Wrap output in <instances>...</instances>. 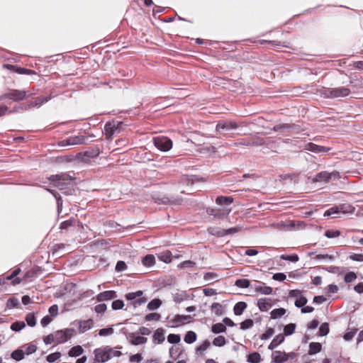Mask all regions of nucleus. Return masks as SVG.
Masks as SVG:
<instances>
[{
    "label": "nucleus",
    "instance_id": "1",
    "mask_svg": "<svg viewBox=\"0 0 363 363\" xmlns=\"http://www.w3.org/2000/svg\"><path fill=\"white\" fill-rule=\"evenodd\" d=\"M320 95L325 99H335L345 97L350 94V89L344 86L336 88L322 87L318 90Z\"/></svg>",
    "mask_w": 363,
    "mask_h": 363
},
{
    "label": "nucleus",
    "instance_id": "2",
    "mask_svg": "<svg viewBox=\"0 0 363 363\" xmlns=\"http://www.w3.org/2000/svg\"><path fill=\"white\" fill-rule=\"evenodd\" d=\"M355 208L348 203H343L339 206H333L324 213V216H334V217H340L339 214H353Z\"/></svg>",
    "mask_w": 363,
    "mask_h": 363
},
{
    "label": "nucleus",
    "instance_id": "3",
    "mask_svg": "<svg viewBox=\"0 0 363 363\" xmlns=\"http://www.w3.org/2000/svg\"><path fill=\"white\" fill-rule=\"evenodd\" d=\"M340 178V173L337 171L328 172L323 171L318 173L313 179V182H329L330 180H336Z\"/></svg>",
    "mask_w": 363,
    "mask_h": 363
},
{
    "label": "nucleus",
    "instance_id": "4",
    "mask_svg": "<svg viewBox=\"0 0 363 363\" xmlns=\"http://www.w3.org/2000/svg\"><path fill=\"white\" fill-rule=\"evenodd\" d=\"M155 146L160 151L167 152L172 147V141L164 136H158L153 138Z\"/></svg>",
    "mask_w": 363,
    "mask_h": 363
},
{
    "label": "nucleus",
    "instance_id": "5",
    "mask_svg": "<svg viewBox=\"0 0 363 363\" xmlns=\"http://www.w3.org/2000/svg\"><path fill=\"white\" fill-rule=\"evenodd\" d=\"M143 291L139 290L135 292H130L126 294L125 298L129 301H133L132 304L133 305L134 308H136L145 303L147 301V298L143 297Z\"/></svg>",
    "mask_w": 363,
    "mask_h": 363
},
{
    "label": "nucleus",
    "instance_id": "6",
    "mask_svg": "<svg viewBox=\"0 0 363 363\" xmlns=\"http://www.w3.org/2000/svg\"><path fill=\"white\" fill-rule=\"evenodd\" d=\"M112 348L106 347L105 348H97L94 350V353L95 360L98 362H105L111 358Z\"/></svg>",
    "mask_w": 363,
    "mask_h": 363
},
{
    "label": "nucleus",
    "instance_id": "7",
    "mask_svg": "<svg viewBox=\"0 0 363 363\" xmlns=\"http://www.w3.org/2000/svg\"><path fill=\"white\" fill-rule=\"evenodd\" d=\"M52 182H56V186L60 187L67 184V182L74 179V177L69 173H60L55 175H52L49 177Z\"/></svg>",
    "mask_w": 363,
    "mask_h": 363
},
{
    "label": "nucleus",
    "instance_id": "8",
    "mask_svg": "<svg viewBox=\"0 0 363 363\" xmlns=\"http://www.w3.org/2000/svg\"><path fill=\"white\" fill-rule=\"evenodd\" d=\"M231 211V208L223 207L221 208H208L206 210L209 216H213L216 218H223L227 216Z\"/></svg>",
    "mask_w": 363,
    "mask_h": 363
},
{
    "label": "nucleus",
    "instance_id": "9",
    "mask_svg": "<svg viewBox=\"0 0 363 363\" xmlns=\"http://www.w3.org/2000/svg\"><path fill=\"white\" fill-rule=\"evenodd\" d=\"M239 127L237 123L231 121H218L216 125V130L220 134H223L222 130L230 131L235 130Z\"/></svg>",
    "mask_w": 363,
    "mask_h": 363
},
{
    "label": "nucleus",
    "instance_id": "10",
    "mask_svg": "<svg viewBox=\"0 0 363 363\" xmlns=\"http://www.w3.org/2000/svg\"><path fill=\"white\" fill-rule=\"evenodd\" d=\"M74 333V330L72 328L57 330L55 334V342L57 343H63L71 338Z\"/></svg>",
    "mask_w": 363,
    "mask_h": 363
},
{
    "label": "nucleus",
    "instance_id": "11",
    "mask_svg": "<svg viewBox=\"0 0 363 363\" xmlns=\"http://www.w3.org/2000/svg\"><path fill=\"white\" fill-rule=\"evenodd\" d=\"M86 138L82 135L70 137L66 140H63L58 143V145L60 147H65L67 145H75L84 143Z\"/></svg>",
    "mask_w": 363,
    "mask_h": 363
},
{
    "label": "nucleus",
    "instance_id": "12",
    "mask_svg": "<svg viewBox=\"0 0 363 363\" xmlns=\"http://www.w3.org/2000/svg\"><path fill=\"white\" fill-rule=\"evenodd\" d=\"M251 288L253 289L256 292H259L262 294L269 295L272 293V288L267 286L265 284L255 281L254 284H252Z\"/></svg>",
    "mask_w": 363,
    "mask_h": 363
},
{
    "label": "nucleus",
    "instance_id": "13",
    "mask_svg": "<svg viewBox=\"0 0 363 363\" xmlns=\"http://www.w3.org/2000/svg\"><path fill=\"white\" fill-rule=\"evenodd\" d=\"M26 92L23 90L13 89L4 95L3 98L12 99L13 101L23 100L26 98Z\"/></svg>",
    "mask_w": 363,
    "mask_h": 363
},
{
    "label": "nucleus",
    "instance_id": "14",
    "mask_svg": "<svg viewBox=\"0 0 363 363\" xmlns=\"http://www.w3.org/2000/svg\"><path fill=\"white\" fill-rule=\"evenodd\" d=\"M117 297V294L115 291H105L101 293H99L96 297V299L99 302L104 301H109L111 299H113Z\"/></svg>",
    "mask_w": 363,
    "mask_h": 363
},
{
    "label": "nucleus",
    "instance_id": "15",
    "mask_svg": "<svg viewBox=\"0 0 363 363\" xmlns=\"http://www.w3.org/2000/svg\"><path fill=\"white\" fill-rule=\"evenodd\" d=\"M304 150L315 152V153H320V152H326L330 150V147H327L325 146H320L312 143H307L305 147Z\"/></svg>",
    "mask_w": 363,
    "mask_h": 363
},
{
    "label": "nucleus",
    "instance_id": "16",
    "mask_svg": "<svg viewBox=\"0 0 363 363\" xmlns=\"http://www.w3.org/2000/svg\"><path fill=\"white\" fill-rule=\"evenodd\" d=\"M129 342L133 345H139L147 342V339L145 337L137 335L135 333H131L127 337Z\"/></svg>",
    "mask_w": 363,
    "mask_h": 363
},
{
    "label": "nucleus",
    "instance_id": "17",
    "mask_svg": "<svg viewBox=\"0 0 363 363\" xmlns=\"http://www.w3.org/2000/svg\"><path fill=\"white\" fill-rule=\"evenodd\" d=\"M193 319L190 315H177L172 320L174 326H179L186 323H190Z\"/></svg>",
    "mask_w": 363,
    "mask_h": 363
},
{
    "label": "nucleus",
    "instance_id": "18",
    "mask_svg": "<svg viewBox=\"0 0 363 363\" xmlns=\"http://www.w3.org/2000/svg\"><path fill=\"white\" fill-rule=\"evenodd\" d=\"M274 363H284L287 361L286 353L279 350L274 351L272 355Z\"/></svg>",
    "mask_w": 363,
    "mask_h": 363
},
{
    "label": "nucleus",
    "instance_id": "19",
    "mask_svg": "<svg viewBox=\"0 0 363 363\" xmlns=\"http://www.w3.org/2000/svg\"><path fill=\"white\" fill-rule=\"evenodd\" d=\"M164 330L162 328H157L153 336H152V342L155 344H161L165 340L164 336Z\"/></svg>",
    "mask_w": 363,
    "mask_h": 363
},
{
    "label": "nucleus",
    "instance_id": "20",
    "mask_svg": "<svg viewBox=\"0 0 363 363\" xmlns=\"http://www.w3.org/2000/svg\"><path fill=\"white\" fill-rule=\"evenodd\" d=\"M257 306L261 311H267L272 306V299L267 298H259L257 301Z\"/></svg>",
    "mask_w": 363,
    "mask_h": 363
},
{
    "label": "nucleus",
    "instance_id": "21",
    "mask_svg": "<svg viewBox=\"0 0 363 363\" xmlns=\"http://www.w3.org/2000/svg\"><path fill=\"white\" fill-rule=\"evenodd\" d=\"M233 201L234 199L232 196H219L216 198V203L219 206H225L224 207H228L233 202Z\"/></svg>",
    "mask_w": 363,
    "mask_h": 363
},
{
    "label": "nucleus",
    "instance_id": "22",
    "mask_svg": "<svg viewBox=\"0 0 363 363\" xmlns=\"http://www.w3.org/2000/svg\"><path fill=\"white\" fill-rule=\"evenodd\" d=\"M117 128L115 126V125H113L111 123H106L104 126V132L106 135V139L107 140H111L112 136L115 133V132L117 130Z\"/></svg>",
    "mask_w": 363,
    "mask_h": 363
},
{
    "label": "nucleus",
    "instance_id": "23",
    "mask_svg": "<svg viewBox=\"0 0 363 363\" xmlns=\"http://www.w3.org/2000/svg\"><path fill=\"white\" fill-rule=\"evenodd\" d=\"M51 99H52V96L51 95H50L48 96L37 97V98L34 99L33 101L30 102L29 106L30 107H33V106L39 107L41 105H43L44 103L48 102Z\"/></svg>",
    "mask_w": 363,
    "mask_h": 363
},
{
    "label": "nucleus",
    "instance_id": "24",
    "mask_svg": "<svg viewBox=\"0 0 363 363\" xmlns=\"http://www.w3.org/2000/svg\"><path fill=\"white\" fill-rule=\"evenodd\" d=\"M284 341V335L279 334L274 337L271 343L268 346V349L270 350H273L280 344H281Z\"/></svg>",
    "mask_w": 363,
    "mask_h": 363
},
{
    "label": "nucleus",
    "instance_id": "25",
    "mask_svg": "<svg viewBox=\"0 0 363 363\" xmlns=\"http://www.w3.org/2000/svg\"><path fill=\"white\" fill-rule=\"evenodd\" d=\"M94 322L91 319L80 321L79 326V333H84L91 329L93 326Z\"/></svg>",
    "mask_w": 363,
    "mask_h": 363
},
{
    "label": "nucleus",
    "instance_id": "26",
    "mask_svg": "<svg viewBox=\"0 0 363 363\" xmlns=\"http://www.w3.org/2000/svg\"><path fill=\"white\" fill-rule=\"evenodd\" d=\"M48 191H49L50 194H52L53 195V196L56 199V201H57V211H58V213H60L62 211V199L61 198V196L59 195V194L55 191V190H52V189H48L46 188L45 189Z\"/></svg>",
    "mask_w": 363,
    "mask_h": 363
},
{
    "label": "nucleus",
    "instance_id": "27",
    "mask_svg": "<svg viewBox=\"0 0 363 363\" xmlns=\"http://www.w3.org/2000/svg\"><path fill=\"white\" fill-rule=\"evenodd\" d=\"M247 308V303L243 301H240L235 303L233 308L235 315H240L242 314L245 309Z\"/></svg>",
    "mask_w": 363,
    "mask_h": 363
},
{
    "label": "nucleus",
    "instance_id": "28",
    "mask_svg": "<svg viewBox=\"0 0 363 363\" xmlns=\"http://www.w3.org/2000/svg\"><path fill=\"white\" fill-rule=\"evenodd\" d=\"M84 352V349L80 345H77L72 347L69 352L68 354L69 357H76L80 356Z\"/></svg>",
    "mask_w": 363,
    "mask_h": 363
},
{
    "label": "nucleus",
    "instance_id": "29",
    "mask_svg": "<svg viewBox=\"0 0 363 363\" xmlns=\"http://www.w3.org/2000/svg\"><path fill=\"white\" fill-rule=\"evenodd\" d=\"M322 345L319 342H311L309 345L308 354L313 355L321 351Z\"/></svg>",
    "mask_w": 363,
    "mask_h": 363
},
{
    "label": "nucleus",
    "instance_id": "30",
    "mask_svg": "<svg viewBox=\"0 0 363 363\" xmlns=\"http://www.w3.org/2000/svg\"><path fill=\"white\" fill-rule=\"evenodd\" d=\"M142 264L145 267H152L155 264V258L153 255H147L142 259Z\"/></svg>",
    "mask_w": 363,
    "mask_h": 363
},
{
    "label": "nucleus",
    "instance_id": "31",
    "mask_svg": "<svg viewBox=\"0 0 363 363\" xmlns=\"http://www.w3.org/2000/svg\"><path fill=\"white\" fill-rule=\"evenodd\" d=\"M261 360H262L261 356L257 352L250 353L247 357V361L249 363H259L261 362Z\"/></svg>",
    "mask_w": 363,
    "mask_h": 363
},
{
    "label": "nucleus",
    "instance_id": "32",
    "mask_svg": "<svg viewBox=\"0 0 363 363\" xmlns=\"http://www.w3.org/2000/svg\"><path fill=\"white\" fill-rule=\"evenodd\" d=\"M235 285L239 288L245 289L251 287L250 281L247 279H239L235 281Z\"/></svg>",
    "mask_w": 363,
    "mask_h": 363
},
{
    "label": "nucleus",
    "instance_id": "33",
    "mask_svg": "<svg viewBox=\"0 0 363 363\" xmlns=\"http://www.w3.org/2000/svg\"><path fill=\"white\" fill-rule=\"evenodd\" d=\"M184 340L187 344H191L196 340V334L194 331H188L184 336Z\"/></svg>",
    "mask_w": 363,
    "mask_h": 363
},
{
    "label": "nucleus",
    "instance_id": "34",
    "mask_svg": "<svg viewBox=\"0 0 363 363\" xmlns=\"http://www.w3.org/2000/svg\"><path fill=\"white\" fill-rule=\"evenodd\" d=\"M101 151L99 148H91L84 152V155L88 158H94L100 154Z\"/></svg>",
    "mask_w": 363,
    "mask_h": 363
},
{
    "label": "nucleus",
    "instance_id": "35",
    "mask_svg": "<svg viewBox=\"0 0 363 363\" xmlns=\"http://www.w3.org/2000/svg\"><path fill=\"white\" fill-rule=\"evenodd\" d=\"M211 330L215 334L223 333L226 330V327L223 323H218L213 325Z\"/></svg>",
    "mask_w": 363,
    "mask_h": 363
},
{
    "label": "nucleus",
    "instance_id": "36",
    "mask_svg": "<svg viewBox=\"0 0 363 363\" xmlns=\"http://www.w3.org/2000/svg\"><path fill=\"white\" fill-rule=\"evenodd\" d=\"M286 313V310L283 308H276L271 311V318L277 319L281 318Z\"/></svg>",
    "mask_w": 363,
    "mask_h": 363
},
{
    "label": "nucleus",
    "instance_id": "37",
    "mask_svg": "<svg viewBox=\"0 0 363 363\" xmlns=\"http://www.w3.org/2000/svg\"><path fill=\"white\" fill-rule=\"evenodd\" d=\"M77 223V220L75 218H70L67 220H65L60 223V228L61 230H67L69 227L73 226Z\"/></svg>",
    "mask_w": 363,
    "mask_h": 363
},
{
    "label": "nucleus",
    "instance_id": "38",
    "mask_svg": "<svg viewBox=\"0 0 363 363\" xmlns=\"http://www.w3.org/2000/svg\"><path fill=\"white\" fill-rule=\"evenodd\" d=\"M24 357L25 352L20 349L16 350L11 353V357L16 361H21L24 359Z\"/></svg>",
    "mask_w": 363,
    "mask_h": 363
},
{
    "label": "nucleus",
    "instance_id": "39",
    "mask_svg": "<svg viewBox=\"0 0 363 363\" xmlns=\"http://www.w3.org/2000/svg\"><path fill=\"white\" fill-rule=\"evenodd\" d=\"M162 304V301L158 298H155L150 301L147 304V308L150 311H154L157 309Z\"/></svg>",
    "mask_w": 363,
    "mask_h": 363
},
{
    "label": "nucleus",
    "instance_id": "40",
    "mask_svg": "<svg viewBox=\"0 0 363 363\" xmlns=\"http://www.w3.org/2000/svg\"><path fill=\"white\" fill-rule=\"evenodd\" d=\"M26 324L23 321H16L13 323L11 325V329L16 332H19L23 328H24Z\"/></svg>",
    "mask_w": 363,
    "mask_h": 363
},
{
    "label": "nucleus",
    "instance_id": "41",
    "mask_svg": "<svg viewBox=\"0 0 363 363\" xmlns=\"http://www.w3.org/2000/svg\"><path fill=\"white\" fill-rule=\"evenodd\" d=\"M211 345V342L208 340H205L200 346L196 348V354H201L206 351Z\"/></svg>",
    "mask_w": 363,
    "mask_h": 363
},
{
    "label": "nucleus",
    "instance_id": "42",
    "mask_svg": "<svg viewBox=\"0 0 363 363\" xmlns=\"http://www.w3.org/2000/svg\"><path fill=\"white\" fill-rule=\"evenodd\" d=\"M329 333V325L328 323H323L319 328L318 334L320 336H325Z\"/></svg>",
    "mask_w": 363,
    "mask_h": 363
},
{
    "label": "nucleus",
    "instance_id": "43",
    "mask_svg": "<svg viewBox=\"0 0 363 363\" xmlns=\"http://www.w3.org/2000/svg\"><path fill=\"white\" fill-rule=\"evenodd\" d=\"M280 258L281 259L288 260V261H290V262H296L299 259L298 256L296 254H293V255H281L280 256Z\"/></svg>",
    "mask_w": 363,
    "mask_h": 363
},
{
    "label": "nucleus",
    "instance_id": "44",
    "mask_svg": "<svg viewBox=\"0 0 363 363\" xmlns=\"http://www.w3.org/2000/svg\"><path fill=\"white\" fill-rule=\"evenodd\" d=\"M296 329V324L294 323H289L284 326V333L285 335H290L294 333V330Z\"/></svg>",
    "mask_w": 363,
    "mask_h": 363
},
{
    "label": "nucleus",
    "instance_id": "45",
    "mask_svg": "<svg viewBox=\"0 0 363 363\" xmlns=\"http://www.w3.org/2000/svg\"><path fill=\"white\" fill-rule=\"evenodd\" d=\"M340 234H341L340 231L337 230H327L325 232V236L327 237L328 238H335L340 236Z\"/></svg>",
    "mask_w": 363,
    "mask_h": 363
},
{
    "label": "nucleus",
    "instance_id": "46",
    "mask_svg": "<svg viewBox=\"0 0 363 363\" xmlns=\"http://www.w3.org/2000/svg\"><path fill=\"white\" fill-rule=\"evenodd\" d=\"M181 337L179 335L169 334L167 336V341L171 344H177L180 342Z\"/></svg>",
    "mask_w": 363,
    "mask_h": 363
},
{
    "label": "nucleus",
    "instance_id": "47",
    "mask_svg": "<svg viewBox=\"0 0 363 363\" xmlns=\"http://www.w3.org/2000/svg\"><path fill=\"white\" fill-rule=\"evenodd\" d=\"M213 344L217 347H222L225 344V338L224 336L219 335L214 338Z\"/></svg>",
    "mask_w": 363,
    "mask_h": 363
},
{
    "label": "nucleus",
    "instance_id": "48",
    "mask_svg": "<svg viewBox=\"0 0 363 363\" xmlns=\"http://www.w3.org/2000/svg\"><path fill=\"white\" fill-rule=\"evenodd\" d=\"M61 357V353L60 352H56L52 354H50L47 356L46 359L48 362L52 363L57 360Z\"/></svg>",
    "mask_w": 363,
    "mask_h": 363
},
{
    "label": "nucleus",
    "instance_id": "49",
    "mask_svg": "<svg viewBox=\"0 0 363 363\" xmlns=\"http://www.w3.org/2000/svg\"><path fill=\"white\" fill-rule=\"evenodd\" d=\"M254 322L252 319H247L240 323V329L247 330L253 326Z\"/></svg>",
    "mask_w": 363,
    "mask_h": 363
},
{
    "label": "nucleus",
    "instance_id": "50",
    "mask_svg": "<svg viewBox=\"0 0 363 363\" xmlns=\"http://www.w3.org/2000/svg\"><path fill=\"white\" fill-rule=\"evenodd\" d=\"M26 320L27 322V324L30 327H33L36 324V320L35 315L33 313L27 314L26 317Z\"/></svg>",
    "mask_w": 363,
    "mask_h": 363
},
{
    "label": "nucleus",
    "instance_id": "51",
    "mask_svg": "<svg viewBox=\"0 0 363 363\" xmlns=\"http://www.w3.org/2000/svg\"><path fill=\"white\" fill-rule=\"evenodd\" d=\"M357 279V275L353 272H350L345 275L344 280L346 283H350Z\"/></svg>",
    "mask_w": 363,
    "mask_h": 363
},
{
    "label": "nucleus",
    "instance_id": "52",
    "mask_svg": "<svg viewBox=\"0 0 363 363\" xmlns=\"http://www.w3.org/2000/svg\"><path fill=\"white\" fill-rule=\"evenodd\" d=\"M123 306H124L123 301L120 299L113 301L111 304V307H112L113 310H119V309L123 308Z\"/></svg>",
    "mask_w": 363,
    "mask_h": 363
},
{
    "label": "nucleus",
    "instance_id": "53",
    "mask_svg": "<svg viewBox=\"0 0 363 363\" xmlns=\"http://www.w3.org/2000/svg\"><path fill=\"white\" fill-rule=\"evenodd\" d=\"M160 315L157 313H151L145 315V319L146 321L151 320H159L160 318Z\"/></svg>",
    "mask_w": 363,
    "mask_h": 363
},
{
    "label": "nucleus",
    "instance_id": "54",
    "mask_svg": "<svg viewBox=\"0 0 363 363\" xmlns=\"http://www.w3.org/2000/svg\"><path fill=\"white\" fill-rule=\"evenodd\" d=\"M307 298L304 296H300L299 298L296 299L295 301V306L297 308H303L307 303Z\"/></svg>",
    "mask_w": 363,
    "mask_h": 363
},
{
    "label": "nucleus",
    "instance_id": "55",
    "mask_svg": "<svg viewBox=\"0 0 363 363\" xmlns=\"http://www.w3.org/2000/svg\"><path fill=\"white\" fill-rule=\"evenodd\" d=\"M264 144L263 138H250V146H261Z\"/></svg>",
    "mask_w": 363,
    "mask_h": 363
},
{
    "label": "nucleus",
    "instance_id": "56",
    "mask_svg": "<svg viewBox=\"0 0 363 363\" xmlns=\"http://www.w3.org/2000/svg\"><path fill=\"white\" fill-rule=\"evenodd\" d=\"M240 230H241V227H240V226L233 227V228L224 230L223 235H230V234L237 233L239 231H240Z\"/></svg>",
    "mask_w": 363,
    "mask_h": 363
},
{
    "label": "nucleus",
    "instance_id": "57",
    "mask_svg": "<svg viewBox=\"0 0 363 363\" xmlns=\"http://www.w3.org/2000/svg\"><path fill=\"white\" fill-rule=\"evenodd\" d=\"M357 329H352L350 331H348L347 332L344 336H343V338L345 339V340L346 341H350L351 340L354 336L355 335L356 333H357Z\"/></svg>",
    "mask_w": 363,
    "mask_h": 363
},
{
    "label": "nucleus",
    "instance_id": "58",
    "mask_svg": "<svg viewBox=\"0 0 363 363\" xmlns=\"http://www.w3.org/2000/svg\"><path fill=\"white\" fill-rule=\"evenodd\" d=\"M113 333V329L112 328H102L99 330V335L100 336H108Z\"/></svg>",
    "mask_w": 363,
    "mask_h": 363
},
{
    "label": "nucleus",
    "instance_id": "59",
    "mask_svg": "<svg viewBox=\"0 0 363 363\" xmlns=\"http://www.w3.org/2000/svg\"><path fill=\"white\" fill-rule=\"evenodd\" d=\"M274 330L272 328L267 329L266 332L260 336L261 340H267L274 334Z\"/></svg>",
    "mask_w": 363,
    "mask_h": 363
},
{
    "label": "nucleus",
    "instance_id": "60",
    "mask_svg": "<svg viewBox=\"0 0 363 363\" xmlns=\"http://www.w3.org/2000/svg\"><path fill=\"white\" fill-rule=\"evenodd\" d=\"M217 278V274L213 272H207L204 274L203 279L206 281L214 280Z\"/></svg>",
    "mask_w": 363,
    "mask_h": 363
},
{
    "label": "nucleus",
    "instance_id": "61",
    "mask_svg": "<svg viewBox=\"0 0 363 363\" xmlns=\"http://www.w3.org/2000/svg\"><path fill=\"white\" fill-rule=\"evenodd\" d=\"M127 268L126 264L123 261H118L116 265V270L118 272H123Z\"/></svg>",
    "mask_w": 363,
    "mask_h": 363
},
{
    "label": "nucleus",
    "instance_id": "62",
    "mask_svg": "<svg viewBox=\"0 0 363 363\" xmlns=\"http://www.w3.org/2000/svg\"><path fill=\"white\" fill-rule=\"evenodd\" d=\"M107 307L105 303H99L94 307V311L98 313H101L106 311Z\"/></svg>",
    "mask_w": 363,
    "mask_h": 363
},
{
    "label": "nucleus",
    "instance_id": "63",
    "mask_svg": "<svg viewBox=\"0 0 363 363\" xmlns=\"http://www.w3.org/2000/svg\"><path fill=\"white\" fill-rule=\"evenodd\" d=\"M49 313L51 316L52 317H55L58 314V306L57 305L55 304V305H52L51 306L50 308H49Z\"/></svg>",
    "mask_w": 363,
    "mask_h": 363
},
{
    "label": "nucleus",
    "instance_id": "64",
    "mask_svg": "<svg viewBox=\"0 0 363 363\" xmlns=\"http://www.w3.org/2000/svg\"><path fill=\"white\" fill-rule=\"evenodd\" d=\"M349 258L353 261L363 262V255L362 254H352L349 256Z\"/></svg>",
    "mask_w": 363,
    "mask_h": 363
}]
</instances>
